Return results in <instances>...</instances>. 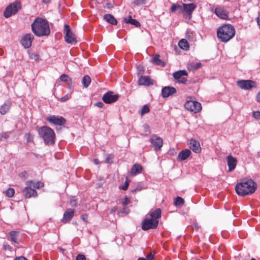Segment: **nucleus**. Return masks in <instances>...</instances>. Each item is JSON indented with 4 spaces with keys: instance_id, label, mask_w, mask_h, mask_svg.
I'll return each instance as SVG.
<instances>
[{
    "instance_id": "49530a36",
    "label": "nucleus",
    "mask_w": 260,
    "mask_h": 260,
    "mask_svg": "<svg viewBox=\"0 0 260 260\" xmlns=\"http://www.w3.org/2000/svg\"><path fill=\"white\" fill-rule=\"evenodd\" d=\"M81 219L85 221V222H87V219H88V215L86 214H83L81 216Z\"/></svg>"
},
{
    "instance_id": "09e8293b",
    "label": "nucleus",
    "mask_w": 260,
    "mask_h": 260,
    "mask_svg": "<svg viewBox=\"0 0 260 260\" xmlns=\"http://www.w3.org/2000/svg\"><path fill=\"white\" fill-rule=\"evenodd\" d=\"M135 4L136 5L144 4L145 3V0H136L135 1Z\"/></svg>"
},
{
    "instance_id": "4be33fe9",
    "label": "nucleus",
    "mask_w": 260,
    "mask_h": 260,
    "mask_svg": "<svg viewBox=\"0 0 260 260\" xmlns=\"http://www.w3.org/2000/svg\"><path fill=\"white\" fill-rule=\"evenodd\" d=\"M74 211L72 209H68L63 214L62 222L66 223L69 222L73 217Z\"/></svg>"
},
{
    "instance_id": "393cba45",
    "label": "nucleus",
    "mask_w": 260,
    "mask_h": 260,
    "mask_svg": "<svg viewBox=\"0 0 260 260\" xmlns=\"http://www.w3.org/2000/svg\"><path fill=\"white\" fill-rule=\"evenodd\" d=\"M103 18L105 21L111 24L116 25L117 24V20L110 14H105Z\"/></svg>"
},
{
    "instance_id": "13d9d810",
    "label": "nucleus",
    "mask_w": 260,
    "mask_h": 260,
    "mask_svg": "<svg viewBox=\"0 0 260 260\" xmlns=\"http://www.w3.org/2000/svg\"><path fill=\"white\" fill-rule=\"evenodd\" d=\"M94 162L95 165H99L100 164L99 160L96 158L94 159Z\"/></svg>"
},
{
    "instance_id": "dca6fc26",
    "label": "nucleus",
    "mask_w": 260,
    "mask_h": 260,
    "mask_svg": "<svg viewBox=\"0 0 260 260\" xmlns=\"http://www.w3.org/2000/svg\"><path fill=\"white\" fill-rule=\"evenodd\" d=\"M34 39V37L31 34L25 35L21 40V44L25 48H29Z\"/></svg>"
},
{
    "instance_id": "e433bc0d",
    "label": "nucleus",
    "mask_w": 260,
    "mask_h": 260,
    "mask_svg": "<svg viewBox=\"0 0 260 260\" xmlns=\"http://www.w3.org/2000/svg\"><path fill=\"white\" fill-rule=\"evenodd\" d=\"M29 58L35 61H39L40 59V55L35 52H31L29 53Z\"/></svg>"
},
{
    "instance_id": "2eb2a0df",
    "label": "nucleus",
    "mask_w": 260,
    "mask_h": 260,
    "mask_svg": "<svg viewBox=\"0 0 260 260\" xmlns=\"http://www.w3.org/2000/svg\"><path fill=\"white\" fill-rule=\"evenodd\" d=\"M217 17L224 20H229V12L223 7L217 6L214 11Z\"/></svg>"
},
{
    "instance_id": "473e14b6",
    "label": "nucleus",
    "mask_w": 260,
    "mask_h": 260,
    "mask_svg": "<svg viewBox=\"0 0 260 260\" xmlns=\"http://www.w3.org/2000/svg\"><path fill=\"white\" fill-rule=\"evenodd\" d=\"M91 82V79L88 75L84 76L82 79V83L84 87H87Z\"/></svg>"
},
{
    "instance_id": "a211bd4d",
    "label": "nucleus",
    "mask_w": 260,
    "mask_h": 260,
    "mask_svg": "<svg viewBox=\"0 0 260 260\" xmlns=\"http://www.w3.org/2000/svg\"><path fill=\"white\" fill-rule=\"evenodd\" d=\"M176 92V89L173 87L166 86L161 90V95L163 98H166L172 95Z\"/></svg>"
},
{
    "instance_id": "58836bf2",
    "label": "nucleus",
    "mask_w": 260,
    "mask_h": 260,
    "mask_svg": "<svg viewBox=\"0 0 260 260\" xmlns=\"http://www.w3.org/2000/svg\"><path fill=\"white\" fill-rule=\"evenodd\" d=\"M130 203H131L130 199L126 196L124 197V198L121 201V204L123 206L128 205Z\"/></svg>"
},
{
    "instance_id": "5fc2aeb1",
    "label": "nucleus",
    "mask_w": 260,
    "mask_h": 260,
    "mask_svg": "<svg viewBox=\"0 0 260 260\" xmlns=\"http://www.w3.org/2000/svg\"><path fill=\"white\" fill-rule=\"evenodd\" d=\"M257 23L260 29V14L258 15V16L257 18Z\"/></svg>"
},
{
    "instance_id": "9b49d317",
    "label": "nucleus",
    "mask_w": 260,
    "mask_h": 260,
    "mask_svg": "<svg viewBox=\"0 0 260 260\" xmlns=\"http://www.w3.org/2000/svg\"><path fill=\"white\" fill-rule=\"evenodd\" d=\"M173 76L179 83L185 84L187 81L188 74L185 70H179L174 72Z\"/></svg>"
},
{
    "instance_id": "bb28decb",
    "label": "nucleus",
    "mask_w": 260,
    "mask_h": 260,
    "mask_svg": "<svg viewBox=\"0 0 260 260\" xmlns=\"http://www.w3.org/2000/svg\"><path fill=\"white\" fill-rule=\"evenodd\" d=\"M176 11H178V14H181L184 12L183 9V5H180L178 4H172L171 7V11L172 13H175Z\"/></svg>"
},
{
    "instance_id": "0e129e2a",
    "label": "nucleus",
    "mask_w": 260,
    "mask_h": 260,
    "mask_svg": "<svg viewBox=\"0 0 260 260\" xmlns=\"http://www.w3.org/2000/svg\"><path fill=\"white\" fill-rule=\"evenodd\" d=\"M106 161H107V162H108V159H106Z\"/></svg>"
},
{
    "instance_id": "f257e3e1",
    "label": "nucleus",
    "mask_w": 260,
    "mask_h": 260,
    "mask_svg": "<svg viewBox=\"0 0 260 260\" xmlns=\"http://www.w3.org/2000/svg\"><path fill=\"white\" fill-rule=\"evenodd\" d=\"M31 27L32 32L37 37L48 36L50 34L49 22L42 18H36Z\"/></svg>"
},
{
    "instance_id": "864d4df0",
    "label": "nucleus",
    "mask_w": 260,
    "mask_h": 260,
    "mask_svg": "<svg viewBox=\"0 0 260 260\" xmlns=\"http://www.w3.org/2000/svg\"><path fill=\"white\" fill-rule=\"evenodd\" d=\"M15 260H27V259L24 256H19V257L15 258Z\"/></svg>"
},
{
    "instance_id": "ddd939ff",
    "label": "nucleus",
    "mask_w": 260,
    "mask_h": 260,
    "mask_svg": "<svg viewBox=\"0 0 260 260\" xmlns=\"http://www.w3.org/2000/svg\"><path fill=\"white\" fill-rule=\"evenodd\" d=\"M237 85L240 88L245 90H249L252 87H256V82L250 80L238 81Z\"/></svg>"
},
{
    "instance_id": "f3484780",
    "label": "nucleus",
    "mask_w": 260,
    "mask_h": 260,
    "mask_svg": "<svg viewBox=\"0 0 260 260\" xmlns=\"http://www.w3.org/2000/svg\"><path fill=\"white\" fill-rule=\"evenodd\" d=\"M150 142L155 150H159L162 146V139L156 135H153L151 137Z\"/></svg>"
},
{
    "instance_id": "c9c22d12",
    "label": "nucleus",
    "mask_w": 260,
    "mask_h": 260,
    "mask_svg": "<svg viewBox=\"0 0 260 260\" xmlns=\"http://www.w3.org/2000/svg\"><path fill=\"white\" fill-rule=\"evenodd\" d=\"M149 111H150V109H149V107H148V106L147 105H145L142 107V108L141 109V112H140L141 115L142 116L145 114L149 113Z\"/></svg>"
},
{
    "instance_id": "cd10ccee",
    "label": "nucleus",
    "mask_w": 260,
    "mask_h": 260,
    "mask_svg": "<svg viewBox=\"0 0 260 260\" xmlns=\"http://www.w3.org/2000/svg\"><path fill=\"white\" fill-rule=\"evenodd\" d=\"M124 21L126 23H130L136 27H139L141 25L140 23L136 19H133L131 16H129L128 18H124Z\"/></svg>"
},
{
    "instance_id": "423d86ee",
    "label": "nucleus",
    "mask_w": 260,
    "mask_h": 260,
    "mask_svg": "<svg viewBox=\"0 0 260 260\" xmlns=\"http://www.w3.org/2000/svg\"><path fill=\"white\" fill-rule=\"evenodd\" d=\"M21 8L20 3L17 1L9 5L5 9L4 12V16L6 18H9L12 15L17 13Z\"/></svg>"
},
{
    "instance_id": "4468645a",
    "label": "nucleus",
    "mask_w": 260,
    "mask_h": 260,
    "mask_svg": "<svg viewBox=\"0 0 260 260\" xmlns=\"http://www.w3.org/2000/svg\"><path fill=\"white\" fill-rule=\"evenodd\" d=\"M196 7L197 6L193 3L188 4H183V9L184 12H185L183 14L184 17L188 18V19H190L192 17V12L195 10Z\"/></svg>"
},
{
    "instance_id": "9d476101",
    "label": "nucleus",
    "mask_w": 260,
    "mask_h": 260,
    "mask_svg": "<svg viewBox=\"0 0 260 260\" xmlns=\"http://www.w3.org/2000/svg\"><path fill=\"white\" fill-rule=\"evenodd\" d=\"M119 96V94H114L113 91H110L103 94L102 100L105 103L110 104L116 102Z\"/></svg>"
},
{
    "instance_id": "c756f323",
    "label": "nucleus",
    "mask_w": 260,
    "mask_h": 260,
    "mask_svg": "<svg viewBox=\"0 0 260 260\" xmlns=\"http://www.w3.org/2000/svg\"><path fill=\"white\" fill-rule=\"evenodd\" d=\"M19 233L17 231H11L9 233V236L10 237L12 241L16 243H18V237Z\"/></svg>"
},
{
    "instance_id": "6ab92c4d",
    "label": "nucleus",
    "mask_w": 260,
    "mask_h": 260,
    "mask_svg": "<svg viewBox=\"0 0 260 260\" xmlns=\"http://www.w3.org/2000/svg\"><path fill=\"white\" fill-rule=\"evenodd\" d=\"M188 144L190 148L195 153H198L201 151V147L199 141L191 139L189 141Z\"/></svg>"
},
{
    "instance_id": "39448f33",
    "label": "nucleus",
    "mask_w": 260,
    "mask_h": 260,
    "mask_svg": "<svg viewBox=\"0 0 260 260\" xmlns=\"http://www.w3.org/2000/svg\"><path fill=\"white\" fill-rule=\"evenodd\" d=\"M43 185V183L41 181H28L26 182V186L23 189V194L26 198H30L32 197H36L37 196V192L35 189L42 187Z\"/></svg>"
},
{
    "instance_id": "e2e57ef3",
    "label": "nucleus",
    "mask_w": 260,
    "mask_h": 260,
    "mask_svg": "<svg viewBox=\"0 0 260 260\" xmlns=\"http://www.w3.org/2000/svg\"><path fill=\"white\" fill-rule=\"evenodd\" d=\"M251 260H256L255 258H252Z\"/></svg>"
},
{
    "instance_id": "a878e982",
    "label": "nucleus",
    "mask_w": 260,
    "mask_h": 260,
    "mask_svg": "<svg viewBox=\"0 0 260 260\" xmlns=\"http://www.w3.org/2000/svg\"><path fill=\"white\" fill-rule=\"evenodd\" d=\"M142 170V166L138 164H136L132 167L131 170V174L132 175H136L137 174L140 173Z\"/></svg>"
},
{
    "instance_id": "f8f14e48",
    "label": "nucleus",
    "mask_w": 260,
    "mask_h": 260,
    "mask_svg": "<svg viewBox=\"0 0 260 260\" xmlns=\"http://www.w3.org/2000/svg\"><path fill=\"white\" fill-rule=\"evenodd\" d=\"M46 119L50 123L58 126L64 125L66 123V119L60 116L50 115Z\"/></svg>"
},
{
    "instance_id": "0eeeda50",
    "label": "nucleus",
    "mask_w": 260,
    "mask_h": 260,
    "mask_svg": "<svg viewBox=\"0 0 260 260\" xmlns=\"http://www.w3.org/2000/svg\"><path fill=\"white\" fill-rule=\"evenodd\" d=\"M64 39L65 41L72 45H74L77 43V41L76 40L75 34L71 31L70 26L68 24H65L64 26Z\"/></svg>"
},
{
    "instance_id": "603ef678",
    "label": "nucleus",
    "mask_w": 260,
    "mask_h": 260,
    "mask_svg": "<svg viewBox=\"0 0 260 260\" xmlns=\"http://www.w3.org/2000/svg\"><path fill=\"white\" fill-rule=\"evenodd\" d=\"M40 130H49V131H51V130H52V129L51 128H50V127H46V126H42Z\"/></svg>"
},
{
    "instance_id": "8fccbe9b",
    "label": "nucleus",
    "mask_w": 260,
    "mask_h": 260,
    "mask_svg": "<svg viewBox=\"0 0 260 260\" xmlns=\"http://www.w3.org/2000/svg\"><path fill=\"white\" fill-rule=\"evenodd\" d=\"M69 99V95L68 94L64 95V96H62L60 100L61 102H65L67 101Z\"/></svg>"
},
{
    "instance_id": "a18cd8bd",
    "label": "nucleus",
    "mask_w": 260,
    "mask_h": 260,
    "mask_svg": "<svg viewBox=\"0 0 260 260\" xmlns=\"http://www.w3.org/2000/svg\"><path fill=\"white\" fill-rule=\"evenodd\" d=\"M76 260H86V257L84 255L79 254L77 256Z\"/></svg>"
},
{
    "instance_id": "c85d7f7f",
    "label": "nucleus",
    "mask_w": 260,
    "mask_h": 260,
    "mask_svg": "<svg viewBox=\"0 0 260 260\" xmlns=\"http://www.w3.org/2000/svg\"><path fill=\"white\" fill-rule=\"evenodd\" d=\"M152 61L153 63L156 65L160 66L161 67H164L165 66L164 61L160 59V55L159 54L155 55L152 58Z\"/></svg>"
},
{
    "instance_id": "f704fd0d",
    "label": "nucleus",
    "mask_w": 260,
    "mask_h": 260,
    "mask_svg": "<svg viewBox=\"0 0 260 260\" xmlns=\"http://www.w3.org/2000/svg\"><path fill=\"white\" fill-rule=\"evenodd\" d=\"M184 203V200L179 197H178L176 198L175 201H174V205L176 207H180L182 206Z\"/></svg>"
},
{
    "instance_id": "c03bdc74",
    "label": "nucleus",
    "mask_w": 260,
    "mask_h": 260,
    "mask_svg": "<svg viewBox=\"0 0 260 260\" xmlns=\"http://www.w3.org/2000/svg\"><path fill=\"white\" fill-rule=\"evenodd\" d=\"M70 204L72 206H76V205H77L76 200L74 198H73L71 199L70 201Z\"/></svg>"
},
{
    "instance_id": "7ed1b4c3",
    "label": "nucleus",
    "mask_w": 260,
    "mask_h": 260,
    "mask_svg": "<svg viewBox=\"0 0 260 260\" xmlns=\"http://www.w3.org/2000/svg\"><path fill=\"white\" fill-rule=\"evenodd\" d=\"M149 215V217L146 218L141 223L142 229L144 231L156 229L157 227L158 219L161 217V210L157 208L150 212Z\"/></svg>"
},
{
    "instance_id": "052dcab7",
    "label": "nucleus",
    "mask_w": 260,
    "mask_h": 260,
    "mask_svg": "<svg viewBox=\"0 0 260 260\" xmlns=\"http://www.w3.org/2000/svg\"><path fill=\"white\" fill-rule=\"evenodd\" d=\"M193 0H183L184 2H192Z\"/></svg>"
},
{
    "instance_id": "4c0bfd02",
    "label": "nucleus",
    "mask_w": 260,
    "mask_h": 260,
    "mask_svg": "<svg viewBox=\"0 0 260 260\" xmlns=\"http://www.w3.org/2000/svg\"><path fill=\"white\" fill-rule=\"evenodd\" d=\"M15 193V190L12 188H9L6 191V195L9 197L11 198L12 197Z\"/></svg>"
},
{
    "instance_id": "72a5a7b5",
    "label": "nucleus",
    "mask_w": 260,
    "mask_h": 260,
    "mask_svg": "<svg viewBox=\"0 0 260 260\" xmlns=\"http://www.w3.org/2000/svg\"><path fill=\"white\" fill-rule=\"evenodd\" d=\"M60 79L62 82L68 83L69 84H72V79L66 74H62L60 76Z\"/></svg>"
},
{
    "instance_id": "6e6552de",
    "label": "nucleus",
    "mask_w": 260,
    "mask_h": 260,
    "mask_svg": "<svg viewBox=\"0 0 260 260\" xmlns=\"http://www.w3.org/2000/svg\"><path fill=\"white\" fill-rule=\"evenodd\" d=\"M39 134L47 145H52L54 143L55 134L54 131H39Z\"/></svg>"
},
{
    "instance_id": "412c9836",
    "label": "nucleus",
    "mask_w": 260,
    "mask_h": 260,
    "mask_svg": "<svg viewBox=\"0 0 260 260\" xmlns=\"http://www.w3.org/2000/svg\"><path fill=\"white\" fill-rule=\"evenodd\" d=\"M154 80L149 76H141L138 81V84L140 85L149 86L154 84Z\"/></svg>"
},
{
    "instance_id": "680f3d73",
    "label": "nucleus",
    "mask_w": 260,
    "mask_h": 260,
    "mask_svg": "<svg viewBox=\"0 0 260 260\" xmlns=\"http://www.w3.org/2000/svg\"><path fill=\"white\" fill-rule=\"evenodd\" d=\"M258 155L259 157H260V151L258 152Z\"/></svg>"
},
{
    "instance_id": "4d7b16f0",
    "label": "nucleus",
    "mask_w": 260,
    "mask_h": 260,
    "mask_svg": "<svg viewBox=\"0 0 260 260\" xmlns=\"http://www.w3.org/2000/svg\"><path fill=\"white\" fill-rule=\"evenodd\" d=\"M42 3L45 4H48L50 3L51 0H42Z\"/></svg>"
},
{
    "instance_id": "79ce46f5",
    "label": "nucleus",
    "mask_w": 260,
    "mask_h": 260,
    "mask_svg": "<svg viewBox=\"0 0 260 260\" xmlns=\"http://www.w3.org/2000/svg\"><path fill=\"white\" fill-rule=\"evenodd\" d=\"M128 185H129V181L126 179L124 182V185H122V186H120V188L123 190H125L127 189V188L128 187Z\"/></svg>"
},
{
    "instance_id": "7c9ffc66",
    "label": "nucleus",
    "mask_w": 260,
    "mask_h": 260,
    "mask_svg": "<svg viewBox=\"0 0 260 260\" xmlns=\"http://www.w3.org/2000/svg\"><path fill=\"white\" fill-rule=\"evenodd\" d=\"M178 45L180 48L184 50H187L189 47L188 42L185 39L181 40L178 43Z\"/></svg>"
},
{
    "instance_id": "2f4dec72",
    "label": "nucleus",
    "mask_w": 260,
    "mask_h": 260,
    "mask_svg": "<svg viewBox=\"0 0 260 260\" xmlns=\"http://www.w3.org/2000/svg\"><path fill=\"white\" fill-rule=\"evenodd\" d=\"M201 67V63L200 62H198L197 63L191 62L188 64V69L189 70L194 71L197 69H198Z\"/></svg>"
},
{
    "instance_id": "1a4fd4ad",
    "label": "nucleus",
    "mask_w": 260,
    "mask_h": 260,
    "mask_svg": "<svg viewBox=\"0 0 260 260\" xmlns=\"http://www.w3.org/2000/svg\"><path fill=\"white\" fill-rule=\"evenodd\" d=\"M185 109L194 113L199 112L202 110V105L198 102L187 101L184 104Z\"/></svg>"
},
{
    "instance_id": "5701e85b",
    "label": "nucleus",
    "mask_w": 260,
    "mask_h": 260,
    "mask_svg": "<svg viewBox=\"0 0 260 260\" xmlns=\"http://www.w3.org/2000/svg\"><path fill=\"white\" fill-rule=\"evenodd\" d=\"M191 154V151L188 149L182 150L178 155V158L180 161L186 160Z\"/></svg>"
},
{
    "instance_id": "f03ea898",
    "label": "nucleus",
    "mask_w": 260,
    "mask_h": 260,
    "mask_svg": "<svg viewBox=\"0 0 260 260\" xmlns=\"http://www.w3.org/2000/svg\"><path fill=\"white\" fill-rule=\"evenodd\" d=\"M256 188V184L251 179H244L235 186L237 193L242 197L253 193Z\"/></svg>"
},
{
    "instance_id": "3c124183",
    "label": "nucleus",
    "mask_w": 260,
    "mask_h": 260,
    "mask_svg": "<svg viewBox=\"0 0 260 260\" xmlns=\"http://www.w3.org/2000/svg\"><path fill=\"white\" fill-rule=\"evenodd\" d=\"M7 137H8V136L6 135V133L2 132L0 134V139L1 140H2L3 138L6 139Z\"/></svg>"
},
{
    "instance_id": "ea45409f",
    "label": "nucleus",
    "mask_w": 260,
    "mask_h": 260,
    "mask_svg": "<svg viewBox=\"0 0 260 260\" xmlns=\"http://www.w3.org/2000/svg\"><path fill=\"white\" fill-rule=\"evenodd\" d=\"M25 139L27 143L31 142L33 140V137L30 134H26L25 136Z\"/></svg>"
},
{
    "instance_id": "bf43d9fd",
    "label": "nucleus",
    "mask_w": 260,
    "mask_h": 260,
    "mask_svg": "<svg viewBox=\"0 0 260 260\" xmlns=\"http://www.w3.org/2000/svg\"><path fill=\"white\" fill-rule=\"evenodd\" d=\"M138 260H146V258L139 257V258H138Z\"/></svg>"
},
{
    "instance_id": "6e6d98bb",
    "label": "nucleus",
    "mask_w": 260,
    "mask_h": 260,
    "mask_svg": "<svg viewBox=\"0 0 260 260\" xmlns=\"http://www.w3.org/2000/svg\"><path fill=\"white\" fill-rule=\"evenodd\" d=\"M257 102L260 103V91L258 93L257 95Z\"/></svg>"
},
{
    "instance_id": "b1692460",
    "label": "nucleus",
    "mask_w": 260,
    "mask_h": 260,
    "mask_svg": "<svg viewBox=\"0 0 260 260\" xmlns=\"http://www.w3.org/2000/svg\"><path fill=\"white\" fill-rule=\"evenodd\" d=\"M11 106V102L9 101L5 102L0 108V113L5 115L10 109Z\"/></svg>"
},
{
    "instance_id": "aec40b11",
    "label": "nucleus",
    "mask_w": 260,
    "mask_h": 260,
    "mask_svg": "<svg viewBox=\"0 0 260 260\" xmlns=\"http://www.w3.org/2000/svg\"><path fill=\"white\" fill-rule=\"evenodd\" d=\"M226 160L229 167V172L233 171L237 166V159L232 155H229L226 157Z\"/></svg>"
},
{
    "instance_id": "de8ad7c7",
    "label": "nucleus",
    "mask_w": 260,
    "mask_h": 260,
    "mask_svg": "<svg viewBox=\"0 0 260 260\" xmlns=\"http://www.w3.org/2000/svg\"><path fill=\"white\" fill-rule=\"evenodd\" d=\"M94 105L100 108H102L104 106V104L101 102H96L94 104Z\"/></svg>"
},
{
    "instance_id": "a19ab883",
    "label": "nucleus",
    "mask_w": 260,
    "mask_h": 260,
    "mask_svg": "<svg viewBox=\"0 0 260 260\" xmlns=\"http://www.w3.org/2000/svg\"><path fill=\"white\" fill-rule=\"evenodd\" d=\"M253 117L257 120L260 119V111H254L252 114Z\"/></svg>"
},
{
    "instance_id": "20e7f679",
    "label": "nucleus",
    "mask_w": 260,
    "mask_h": 260,
    "mask_svg": "<svg viewBox=\"0 0 260 260\" xmlns=\"http://www.w3.org/2000/svg\"><path fill=\"white\" fill-rule=\"evenodd\" d=\"M236 34L235 29L230 24L221 25L217 30V37L221 42L226 43L234 38Z\"/></svg>"
},
{
    "instance_id": "37998d69",
    "label": "nucleus",
    "mask_w": 260,
    "mask_h": 260,
    "mask_svg": "<svg viewBox=\"0 0 260 260\" xmlns=\"http://www.w3.org/2000/svg\"><path fill=\"white\" fill-rule=\"evenodd\" d=\"M154 254L150 252L147 254V255L146 256V257L145 258H146V260H153L154 258Z\"/></svg>"
}]
</instances>
